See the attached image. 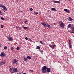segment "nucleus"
Wrapping results in <instances>:
<instances>
[{
  "label": "nucleus",
  "mask_w": 74,
  "mask_h": 74,
  "mask_svg": "<svg viewBox=\"0 0 74 74\" xmlns=\"http://www.w3.org/2000/svg\"><path fill=\"white\" fill-rule=\"evenodd\" d=\"M40 51L41 52V53H42V54H43V50H40Z\"/></svg>",
  "instance_id": "393cba45"
},
{
  "label": "nucleus",
  "mask_w": 74,
  "mask_h": 74,
  "mask_svg": "<svg viewBox=\"0 0 74 74\" xmlns=\"http://www.w3.org/2000/svg\"><path fill=\"white\" fill-rule=\"evenodd\" d=\"M0 15H3L4 14H3V13L2 12H1V10H0Z\"/></svg>",
  "instance_id": "b1692460"
},
{
  "label": "nucleus",
  "mask_w": 74,
  "mask_h": 74,
  "mask_svg": "<svg viewBox=\"0 0 74 74\" xmlns=\"http://www.w3.org/2000/svg\"><path fill=\"white\" fill-rule=\"evenodd\" d=\"M25 23H26V22H27V21H25Z\"/></svg>",
  "instance_id": "37998d69"
},
{
  "label": "nucleus",
  "mask_w": 74,
  "mask_h": 74,
  "mask_svg": "<svg viewBox=\"0 0 74 74\" xmlns=\"http://www.w3.org/2000/svg\"><path fill=\"white\" fill-rule=\"evenodd\" d=\"M1 19H2V20H4V18H3V17H1Z\"/></svg>",
  "instance_id": "2f4dec72"
},
{
  "label": "nucleus",
  "mask_w": 74,
  "mask_h": 74,
  "mask_svg": "<svg viewBox=\"0 0 74 74\" xmlns=\"http://www.w3.org/2000/svg\"><path fill=\"white\" fill-rule=\"evenodd\" d=\"M69 48H71V47H72V45H71V40H69Z\"/></svg>",
  "instance_id": "f03ea898"
},
{
  "label": "nucleus",
  "mask_w": 74,
  "mask_h": 74,
  "mask_svg": "<svg viewBox=\"0 0 74 74\" xmlns=\"http://www.w3.org/2000/svg\"><path fill=\"white\" fill-rule=\"evenodd\" d=\"M12 1L13 0H12Z\"/></svg>",
  "instance_id": "09e8293b"
},
{
  "label": "nucleus",
  "mask_w": 74,
  "mask_h": 74,
  "mask_svg": "<svg viewBox=\"0 0 74 74\" xmlns=\"http://www.w3.org/2000/svg\"><path fill=\"white\" fill-rule=\"evenodd\" d=\"M40 43H41V44H42V41H40Z\"/></svg>",
  "instance_id": "ea45409f"
},
{
  "label": "nucleus",
  "mask_w": 74,
  "mask_h": 74,
  "mask_svg": "<svg viewBox=\"0 0 74 74\" xmlns=\"http://www.w3.org/2000/svg\"><path fill=\"white\" fill-rule=\"evenodd\" d=\"M53 3H60V1H53Z\"/></svg>",
  "instance_id": "f8f14e48"
},
{
  "label": "nucleus",
  "mask_w": 74,
  "mask_h": 74,
  "mask_svg": "<svg viewBox=\"0 0 74 74\" xmlns=\"http://www.w3.org/2000/svg\"><path fill=\"white\" fill-rule=\"evenodd\" d=\"M0 56H3V57H4V56H5V54L4 53L2 52L1 53Z\"/></svg>",
  "instance_id": "9d476101"
},
{
  "label": "nucleus",
  "mask_w": 74,
  "mask_h": 74,
  "mask_svg": "<svg viewBox=\"0 0 74 74\" xmlns=\"http://www.w3.org/2000/svg\"><path fill=\"white\" fill-rule=\"evenodd\" d=\"M60 23H63V22L61 21H60V22H59Z\"/></svg>",
  "instance_id": "e433bc0d"
},
{
  "label": "nucleus",
  "mask_w": 74,
  "mask_h": 74,
  "mask_svg": "<svg viewBox=\"0 0 74 74\" xmlns=\"http://www.w3.org/2000/svg\"><path fill=\"white\" fill-rule=\"evenodd\" d=\"M47 68L46 66H44L42 68V70H47Z\"/></svg>",
  "instance_id": "6e6552de"
},
{
  "label": "nucleus",
  "mask_w": 74,
  "mask_h": 74,
  "mask_svg": "<svg viewBox=\"0 0 74 74\" xmlns=\"http://www.w3.org/2000/svg\"><path fill=\"white\" fill-rule=\"evenodd\" d=\"M47 71V72H50L51 71V69L49 68H48L46 69Z\"/></svg>",
  "instance_id": "2eb2a0df"
},
{
  "label": "nucleus",
  "mask_w": 74,
  "mask_h": 74,
  "mask_svg": "<svg viewBox=\"0 0 74 74\" xmlns=\"http://www.w3.org/2000/svg\"><path fill=\"white\" fill-rule=\"evenodd\" d=\"M42 44H44V42H42Z\"/></svg>",
  "instance_id": "c03bdc74"
},
{
  "label": "nucleus",
  "mask_w": 74,
  "mask_h": 74,
  "mask_svg": "<svg viewBox=\"0 0 74 74\" xmlns=\"http://www.w3.org/2000/svg\"><path fill=\"white\" fill-rule=\"evenodd\" d=\"M41 24L42 25H43V26H44L45 27L47 26V25L46 24V23H45L44 22L42 23Z\"/></svg>",
  "instance_id": "9b49d317"
},
{
  "label": "nucleus",
  "mask_w": 74,
  "mask_h": 74,
  "mask_svg": "<svg viewBox=\"0 0 74 74\" xmlns=\"http://www.w3.org/2000/svg\"><path fill=\"white\" fill-rule=\"evenodd\" d=\"M5 64V62H1L0 63V64H1V65H3V64Z\"/></svg>",
  "instance_id": "412c9836"
},
{
  "label": "nucleus",
  "mask_w": 74,
  "mask_h": 74,
  "mask_svg": "<svg viewBox=\"0 0 74 74\" xmlns=\"http://www.w3.org/2000/svg\"><path fill=\"white\" fill-rule=\"evenodd\" d=\"M29 10L30 11H33V9H32V8H30Z\"/></svg>",
  "instance_id": "f704fd0d"
},
{
  "label": "nucleus",
  "mask_w": 74,
  "mask_h": 74,
  "mask_svg": "<svg viewBox=\"0 0 74 74\" xmlns=\"http://www.w3.org/2000/svg\"><path fill=\"white\" fill-rule=\"evenodd\" d=\"M47 70H44L43 69H42V72L43 73H47V71H46Z\"/></svg>",
  "instance_id": "ddd939ff"
},
{
  "label": "nucleus",
  "mask_w": 74,
  "mask_h": 74,
  "mask_svg": "<svg viewBox=\"0 0 74 74\" xmlns=\"http://www.w3.org/2000/svg\"><path fill=\"white\" fill-rule=\"evenodd\" d=\"M0 47H1V46L0 45Z\"/></svg>",
  "instance_id": "a18cd8bd"
},
{
  "label": "nucleus",
  "mask_w": 74,
  "mask_h": 74,
  "mask_svg": "<svg viewBox=\"0 0 74 74\" xmlns=\"http://www.w3.org/2000/svg\"><path fill=\"white\" fill-rule=\"evenodd\" d=\"M29 71H33V70H29Z\"/></svg>",
  "instance_id": "a19ab883"
},
{
  "label": "nucleus",
  "mask_w": 74,
  "mask_h": 74,
  "mask_svg": "<svg viewBox=\"0 0 74 74\" xmlns=\"http://www.w3.org/2000/svg\"><path fill=\"white\" fill-rule=\"evenodd\" d=\"M71 26H72V25L71 24H69L68 25V28H71Z\"/></svg>",
  "instance_id": "6ab92c4d"
},
{
  "label": "nucleus",
  "mask_w": 74,
  "mask_h": 74,
  "mask_svg": "<svg viewBox=\"0 0 74 74\" xmlns=\"http://www.w3.org/2000/svg\"><path fill=\"white\" fill-rule=\"evenodd\" d=\"M37 49H39V50L40 49V47L39 46H37Z\"/></svg>",
  "instance_id": "c85d7f7f"
},
{
  "label": "nucleus",
  "mask_w": 74,
  "mask_h": 74,
  "mask_svg": "<svg viewBox=\"0 0 74 74\" xmlns=\"http://www.w3.org/2000/svg\"><path fill=\"white\" fill-rule=\"evenodd\" d=\"M14 73L15 72H18V69H17V68H15L14 69Z\"/></svg>",
  "instance_id": "f3484780"
},
{
  "label": "nucleus",
  "mask_w": 74,
  "mask_h": 74,
  "mask_svg": "<svg viewBox=\"0 0 74 74\" xmlns=\"http://www.w3.org/2000/svg\"><path fill=\"white\" fill-rule=\"evenodd\" d=\"M23 59L24 60V61H27V58L24 57L23 58Z\"/></svg>",
  "instance_id": "4be33fe9"
},
{
  "label": "nucleus",
  "mask_w": 74,
  "mask_h": 74,
  "mask_svg": "<svg viewBox=\"0 0 74 74\" xmlns=\"http://www.w3.org/2000/svg\"><path fill=\"white\" fill-rule=\"evenodd\" d=\"M27 58L28 59H29V60H30V59H31V57H30L29 56H28L27 57Z\"/></svg>",
  "instance_id": "bb28decb"
},
{
  "label": "nucleus",
  "mask_w": 74,
  "mask_h": 74,
  "mask_svg": "<svg viewBox=\"0 0 74 74\" xmlns=\"http://www.w3.org/2000/svg\"><path fill=\"white\" fill-rule=\"evenodd\" d=\"M34 13L36 15H37V14H38V12H34Z\"/></svg>",
  "instance_id": "7c9ffc66"
},
{
  "label": "nucleus",
  "mask_w": 74,
  "mask_h": 74,
  "mask_svg": "<svg viewBox=\"0 0 74 74\" xmlns=\"http://www.w3.org/2000/svg\"><path fill=\"white\" fill-rule=\"evenodd\" d=\"M3 8V11H6L7 10V8H6V7L5 6H4L2 8Z\"/></svg>",
  "instance_id": "1a4fd4ad"
},
{
  "label": "nucleus",
  "mask_w": 74,
  "mask_h": 74,
  "mask_svg": "<svg viewBox=\"0 0 74 74\" xmlns=\"http://www.w3.org/2000/svg\"><path fill=\"white\" fill-rule=\"evenodd\" d=\"M29 40L30 41H32V39H31L30 38H29Z\"/></svg>",
  "instance_id": "58836bf2"
},
{
  "label": "nucleus",
  "mask_w": 74,
  "mask_h": 74,
  "mask_svg": "<svg viewBox=\"0 0 74 74\" xmlns=\"http://www.w3.org/2000/svg\"><path fill=\"white\" fill-rule=\"evenodd\" d=\"M25 39L27 40H28V38H27V37H26L25 38Z\"/></svg>",
  "instance_id": "4c0bfd02"
},
{
  "label": "nucleus",
  "mask_w": 74,
  "mask_h": 74,
  "mask_svg": "<svg viewBox=\"0 0 74 74\" xmlns=\"http://www.w3.org/2000/svg\"><path fill=\"white\" fill-rule=\"evenodd\" d=\"M14 47H11V50H12H12H13V49H14Z\"/></svg>",
  "instance_id": "72a5a7b5"
},
{
  "label": "nucleus",
  "mask_w": 74,
  "mask_h": 74,
  "mask_svg": "<svg viewBox=\"0 0 74 74\" xmlns=\"http://www.w3.org/2000/svg\"><path fill=\"white\" fill-rule=\"evenodd\" d=\"M71 33H74V27H71Z\"/></svg>",
  "instance_id": "7ed1b4c3"
},
{
  "label": "nucleus",
  "mask_w": 74,
  "mask_h": 74,
  "mask_svg": "<svg viewBox=\"0 0 74 74\" xmlns=\"http://www.w3.org/2000/svg\"><path fill=\"white\" fill-rule=\"evenodd\" d=\"M69 21H73V19L71 18V17H70L69 18Z\"/></svg>",
  "instance_id": "a211bd4d"
},
{
  "label": "nucleus",
  "mask_w": 74,
  "mask_h": 74,
  "mask_svg": "<svg viewBox=\"0 0 74 74\" xmlns=\"http://www.w3.org/2000/svg\"><path fill=\"white\" fill-rule=\"evenodd\" d=\"M51 10L53 11H56V10H55V8H51Z\"/></svg>",
  "instance_id": "a878e982"
},
{
  "label": "nucleus",
  "mask_w": 74,
  "mask_h": 74,
  "mask_svg": "<svg viewBox=\"0 0 74 74\" xmlns=\"http://www.w3.org/2000/svg\"><path fill=\"white\" fill-rule=\"evenodd\" d=\"M4 5H3V4H0V7L1 8H3Z\"/></svg>",
  "instance_id": "5701e85b"
},
{
  "label": "nucleus",
  "mask_w": 74,
  "mask_h": 74,
  "mask_svg": "<svg viewBox=\"0 0 74 74\" xmlns=\"http://www.w3.org/2000/svg\"><path fill=\"white\" fill-rule=\"evenodd\" d=\"M10 71L11 73H14V69L13 68H10Z\"/></svg>",
  "instance_id": "423d86ee"
},
{
  "label": "nucleus",
  "mask_w": 74,
  "mask_h": 74,
  "mask_svg": "<svg viewBox=\"0 0 74 74\" xmlns=\"http://www.w3.org/2000/svg\"><path fill=\"white\" fill-rule=\"evenodd\" d=\"M21 12H22V11H21Z\"/></svg>",
  "instance_id": "49530a36"
},
{
  "label": "nucleus",
  "mask_w": 74,
  "mask_h": 74,
  "mask_svg": "<svg viewBox=\"0 0 74 74\" xmlns=\"http://www.w3.org/2000/svg\"><path fill=\"white\" fill-rule=\"evenodd\" d=\"M16 49L18 51V50L19 49V47H17L16 48Z\"/></svg>",
  "instance_id": "473e14b6"
},
{
  "label": "nucleus",
  "mask_w": 74,
  "mask_h": 74,
  "mask_svg": "<svg viewBox=\"0 0 74 74\" xmlns=\"http://www.w3.org/2000/svg\"><path fill=\"white\" fill-rule=\"evenodd\" d=\"M7 38L8 40L9 41H12L13 40V39L11 36H9L7 37Z\"/></svg>",
  "instance_id": "f257e3e1"
},
{
  "label": "nucleus",
  "mask_w": 74,
  "mask_h": 74,
  "mask_svg": "<svg viewBox=\"0 0 74 74\" xmlns=\"http://www.w3.org/2000/svg\"><path fill=\"white\" fill-rule=\"evenodd\" d=\"M53 25H56V23H54Z\"/></svg>",
  "instance_id": "79ce46f5"
},
{
  "label": "nucleus",
  "mask_w": 74,
  "mask_h": 74,
  "mask_svg": "<svg viewBox=\"0 0 74 74\" xmlns=\"http://www.w3.org/2000/svg\"><path fill=\"white\" fill-rule=\"evenodd\" d=\"M1 27L2 28V29H3V25H2L1 26Z\"/></svg>",
  "instance_id": "c9c22d12"
},
{
  "label": "nucleus",
  "mask_w": 74,
  "mask_h": 74,
  "mask_svg": "<svg viewBox=\"0 0 74 74\" xmlns=\"http://www.w3.org/2000/svg\"><path fill=\"white\" fill-rule=\"evenodd\" d=\"M60 27H62V28H64V23H61L60 24Z\"/></svg>",
  "instance_id": "20e7f679"
},
{
  "label": "nucleus",
  "mask_w": 74,
  "mask_h": 74,
  "mask_svg": "<svg viewBox=\"0 0 74 74\" xmlns=\"http://www.w3.org/2000/svg\"><path fill=\"white\" fill-rule=\"evenodd\" d=\"M64 10L65 11H66V12H67L68 13H69V12H70V11H69V10H67V9H64Z\"/></svg>",
  "instance_id": "4468645a"
},
{
  "label": "nucleus",
  "mask_w": 74,
  "mask_h": 74,
  "mask_svg": "<svg viewBox=\"0 0 74 74\" xmlns=\"http://www.w3.org/2000/svg\"><path fill=\"white\" fill-rule=\"evenodd\" d=\"M49 46L51 47V48H52V49H55V47H56V45H49Z\"/></svg>",
  "instance_id": "39448f33"
},
{
  "label": "nucleus",
  "mask_w": 74,
  "mask_h": 74,
  "mask_svg": "<svg viewBox=\"0 0 74 74\" xmlns=\"http://www.w3.org/2000/svg\"><path fill=\"white\" fill-rule=\"evenodd\" d=\"M21 21H22V20H21Z\"/></svg>",
  "instance_id": "de8ad7c7"
},
{
  "label": "nucleus",
  "mask_w": 74,
  "mask_h": 74,
  "mask_svg": "<svg viewBox=\"0 0 74 74\" xmlns=\"http://www.w3.org/2000/svg\"><path fill=\"white\" fill-rule=\"evenodd\" d=\"M23 27V28H24V29H27L28 28L27 27Z\"/></svg>",
  "instance_id": "cd10ccee"
},
{
  "label": "nucleus",
  "mask_w": 74,
  "mask_h": 74,
  "mask_svg": "<svg viewBox=\"0 0 74 74\" xmlns=\"http://www.w3.org/2000/svg\"><path fill=\"white\" fill-rule=\"evenodd\" d=\"M4 48L5 49H7V47L6 46H5L4 47Z\"/></svg>",
  "instance_id": "c756f323"
},
{
  "label": "nucleus",
  "mask_w": 74,
  "mask_h": 74,
  "mask_svg": "<svg viewBox=\"0 0 74 74\" xmlns=\"http://www.w3.org/2000/svg\"><path fill=\"white\" fill-rule=\"evenodd\" d=\"M18 61V60H15V59H14L13 60V62L12 63L13 64H14V63H16V64H17V63H16V62H17V61Z\"/></svg>",
  "instance_id": "0eeeda50"
},
{
  "label": "nucleus",
  "mask_w": 74,
  "mask_h": 74,
  "mask_svg": "<svg viewBox=\"0 0 74 74\" xmlns=\"http://www.w3.org/2000/svg\"><path fill=\"white\" fill-rule=\"evenodd\" d=\"M16 28L18 30H20V27L19 26H16Z\"/></svg>",
  "instance_id": "aec40b11"
},
{
  "label": "nucleus",
  "mask_w": 74,
  "mask_h": 74,
  "mask_svg": "<svg viewBox=\"0 0 74 74\" xmlns=\"http://www.w3.org/2000/svg\"><path fill=\"white\" fill-rule=\"evenodd\" d=\"M46 26H47L49 29H50V28H51V26H50V25H49V24H47L46 25Z\"/></svg>",
  "instance_id": "dca6fc26"
}]
</instances>
